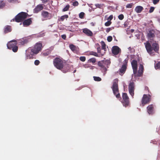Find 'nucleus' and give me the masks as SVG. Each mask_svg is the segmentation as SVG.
I'll list each match as a JSON object with an SVG mask.
<instances>
[{"label": "nucleus", "mask_w": 160, "mask_h": 160, "mask_svg": "<svg viewBox=\"0 0 160 160\" xmlns=\"http://www.w3.org/2000/svg\"><path fill=\"white\" fill-rule=\"evenodd\" d=\"M134 31V30H133V31H131V32L132 33V32H133Z\"/></svg>", "instance_id": "obj_57"}, {"label": "nucleus", "mask_w": 160, "mask_h": 160, "mask_svg": "<svg viewBox=\"0 0 160 160\" xmlns=\"http://www.w3.org/2000/svg\"><path fill=\"white\" fill-rule=\"evenodd\" d=\"M97 52L98 53H99L98 54L99 56V57H102L104 55L105 52H104L103 53L101 52V48L99 46L97 48Z\"/></svg>", "instance_id": "obj_23"}, {"label": "nucleus", "mask_w": 160, "mask_h": 160, "mask_svg": "<svg viewBox=\"0 0 160 160\" xmlns=\"http://www.w3.org/2000/svg\"><path fill=\"white\" fill-rule=\"evenodd\" d=\"M122 103L123 105L125 107H127L129 106V98L126 93H123L122 95Z\"/></svg>", "instance_id": "obj_8"}, {"label": "nucleus", "mask_w": 160, "mask_h": 160, "mask_svg": "<svg viewBox=\"0 0 160 160\" xmlns=\"http://www.w3.org/2000/svg\"><path fill=\"white\" fill-rule=\"evenodd\" d=\"M133 70V72H136L137 70L138 64L136 60H133L131 62Z\"/></svg>", "instance_id": "obj_14"}, {"label": "nucleus", "mask_w": 160, "mask_h": 160, "mask_svg": "<svg viewBox=\"0 0 160 160\" xmlns=\"http://www.w3.org/2000/svg\"><path fill=\"white\" fill-rule=\"evenodd\" d=\"M111 63L110 60H106L98 61V66L100 68V69L102 72L105 73L107 71V68L109 67Z\"/></svg>", "instance_id": "obj_4"}, {"label": "nucleus", "mask_w": 160, "mask_h": 160, "mask_svg": "<svg viewBox=\"0 0 160 160\" xmlns=\"http://www.w3.org/2000/svg\"><path fill=\"white\" fill-rule=\"evenodd\" d=\"M75 72V71H74V72Z\"/></svg>", "instance_id": "obj_60"}, {"label": "nucleus", "mask_w": 160, "mask_h": 160, "mask_svg": "<svg viewBox=\"0 0 160 160\" xmlns=\"http://www.w3.org/2000/svg\"><path fill=\"white\" fill-rule=\"evenodd\" d=\"M128 22H125L124 24V26L126 27V25L127 24Z\"/></svg>", "instance_id": "obj_55"}, {"label": "nucleus", "mask_w": 160, "mask_h": 160, "mask_svg": "<svg viewBox=\"0 0 160 160\" xmlns=\"http://www.w3.org/2000/svg\"><path fill=\"white\" fill-rule=\"evenodd\" d=\"M131 30H134L133 29H131Z\"/></svg>", "instance_id": "obj_59"}, {"label": "nucleus", "mask_w": 160, "mask_h": 160, "mask_svg": "<svg viewBox=\"0 0 160 160\" xmlns=\"http://www.w3.org/2000/svg\"><path fill=\"white\" fill-rule=\"evenodd\" d=\"M145 90H148V91H149V88H148L147 86H145Z\"/></svg>", "instance_id": "obj_53"}, {"label": "nucleus", "mask_w": 160, "mask_h": 160, "mask_svg": "<svg viewBox=\"0 0 160 160\" xmlns=\"http://www.w3.org/2000/svg\"><path fill=\"white\" fill-rule=\"evenodd\" d=\"M136 34H135V35L138 39L140 38V36L141 34H142V33L140 31L136 32Z\"/></svg>", "instance_id": "obj_29"}, {"label": "nucleus", "mask_w": 160, "mask_h": 160, "mask_svg": "<svg viewBox=\"0 0 160 160\" xmlns=\"http://www.w3.org/2000/svg\"><path fill=\"white\" fill-rule=\"evenodd\" d=\"M89 54L91 55H93L94 56L99 57L98 54L96 52L93 51H91L89 52Z\"/></svg>", "instance_id": "obj_27"}, {"label": "nucleus", "mask_w": 160, "mask_h": 160, "mask_svg": "<svg viewBox=\"0 0 160 160\" xmlns=\"http://www.w3.org/2000/svg\"><path fill=\"white\" fill-rule=\"evenodd\" d=\"M144 44L146 49L149 53H151L153 50L156 52H158L159 51V45L156 42L153 43L152 44V46L149 41L147 42Z\"/></svg>", "instance_id": "obj_3"}, {"label": "nucleus", "mask_w": 160, "mask_h": 160, "mask_svg": "<svg viewBox=\"0 0 160 160\" xmlns=\"http://www.w3.org/2000/svg\"><path fill=\"white\" fill-rule=\"evenodd\" d=\"M11 49L14 52H17L18 49V47L17 46V45H16Z\"/></svg>", "instance_id": "obj_31"}, {"label": "nucleus", "mask_w": 160, "mask_h": 160, "mask_svg": "<svg viewBox=\"0 0 160 160\" xmlns=\"http://www.w3.org/2000/svg\"><path fill=\"white\" fill-rule=\"evenodd\" d=\"M143 9L142 7L140 6H138L136 7L135 9V11L137 13H140Z\"/></svg>", "instance_id": "obj_20"}, {"label": "nucleus", "mask_w": 160, "mask_h": 160, "mask_svg": "<svg viewBox=\"0 0 160 160\" xmlns=\"http://www.w3.org/2000/svg\"><path fill=\"white\" fill-rule=\"evenodd\" d=\"M43 5L39 4L34 9L33 12L35 13H38L39 12L43 9Z\"/></svg>", "instance_id": "obj_16"}, {"label": "nucleus", "mask_w": 160, "mask_h": 160, "mask_svg": "<svg viewBox=\"0 0 160 160\" xmlns=\"http://www.w3.org/2000/svg\"><path fill=\"white\" fill-rule=\"evenodd\" d=\"M68 18V15H65L61 16L58 19V20L59 21H63L65 19H67Z\"/></svg>", "instance_id": "obj_24"}, {"label": "nucleus", "mask_w": 160, "mask_h": 160, "mask_svg": "<svg viewBox=\"0 0 160 160\" xmlns=\"http://www.w3.org/2000/svg\"><path fill=\"white\" fill-rule=\"evenodd\" d=\"M95 5L97 8L101 9L102 8V6L101 4H95Z\"/></svg>", "instance_id": "obj_46"}, {"label": "nucleus", "mask_w": 160, "mask_h": 160, "mask_svg": "<svg viewBox=\"0 0 160 160\" xmlns=\"http://www.w3.org/2000/svg\"><path fill=\"white\" fill-rule=\"evenodd\" d=\"M151 101V96L149 95L144 94L142 98L141 102L142 106L148 104Z\"/></svg>", "instance_id": "obj_10"}, {"label": "nucleus", "mask_w": 160, "mask_h": 160, "mask_svg": "<svg viewBox=\"0 0 160 160\" xmlns=\"http://www.w3.org/2000/svg\"><path fill=\"white\" fill-rule=\"evenodd\" d=\"M155 68L156 69H160V62H158L155 65Z\"/></svg>", "instance_id": "obj_34"}, {"label": "nucleus", "mask_w": 160, "mask_h": 160, "mask_svg": "<svg viewBox=\"0 0 160 160\" xmlns=\"http://www.w3.org/2000/svg\"><path fill=\"white\" fill-rule=\"evenodd\" d=\"M96 62V59L95 58H92L89 59L88 60V62H92V63H94Z\"/></svg>", "instance_id": "obj_30"}, {"label": "nucleus", "mask_w": 160, "mask_h": 160, "mask_svg": "<svg viewBox=\"0 0 160 160\" xmlns=\"http://www.w3.org/2000/svg\"><path fill=\"white\" fill-rule=\"evenodd\" d=\"M112 51L114 55H117L121 51V50L118 46H115L112 47Z\"/></svg>", "instance_id": "obj_13"}, {"label": "nucleus", "mask_w": 160, "mask_h": 160, "mask_svg": "<svg viewBox=\"0 0 160 160\" xmlns=\"http://www.w3.org/2000/svg\"><path fill=\"white\" fill-rule=\"evenodd\" d=\"M50 14L48 12L44 11H42L41 13L42 16L46 19L49 18V15Z\"/></svg>", "instance_id": "obj_18"}, {"label": "nucleus", "mask_w": 160, "mask_h": 160, "mask_svg": "<svg viewBox=\"0 0 160 160\" xmlns=\"http://www.w3.org/2000/svg\"><path fill=\"white\" fill-rule=\"evenodd\" d=\"M40 63V61L39 60H36L35 61L34 63L35 65L36 66L38 65Z\"/></svg>", "instance_id": "obj_47"}, {"label": "nucleus", "mask_w": 160, "mask_h": 160, "mask_svg": "<svg viewBox=\"0 0 160 160\" xmlns=\"http://www.w3.org/2000/svg\"><path fill=\"white\" fill-rule=\"evenodd\" d=\"M92 25H93V23H92Z\"/></svg>", "instance_id": "obj_62"}, {"label": "nucleus", "mask_w": 160, "mask_h": 160, "mask_svg": "<svg viewBox=\"0 0 160 160\" xmlns=\"http://www.w3.org/2000/svg\"><path fill=\"white\" fill-rule=\"evenodd\" d=\"M12 29L11 26L9 25H7L6 26L4 30H11Z\"/></svg>", "instance_id": "obj_42"}, {"label": "nucleus", "mask_w": 160, "mask_h": 160, "mask_svg": "<svg viewBox=\"0 0 160 160\" xmlns=\"http://www.w3.org/2000/svg\"><path fill=\"white\" fill-rule=\"evenodd\" d=\"M80 60L82 62H84L86 60V58L84 56L80 57Z\"/></svg>", "instance_id": "obj_43"}, {"label": "nucleus", "mask_w": 160, "mask_h": 160, "mask_svg": "<svg viewBox=\"0 0 160 160\" xmlns=\"http://www.w3.org/2000/svg\"><path fill=\"white\" fill-rule=\"evenodd\" d=\"M9 31V32H10V31H11L9 30V31Z\"/></svg>", "instance_id": "obj_63"}, {"label": "nucleus", "mask_w": 160, "mask_h": 160, "mask_svg": "<svg viewBox=\"0 0 160 160\" xmlns=\"http://www.w3.org/2000/svg\"><path fill=\"white\" fill-rule=\"evenodd\" d=\"M27 13L21 12L17 14L15 18L12 20L13 21H15L17 22H20L23 21L27 18Z\"/></svg>", "instance_id": "obj_6"}, {"label": "nucleus", "mask_w": 160, "mask_h": 160, "mask_svg": "<svg viewBox=\"0 0 160 160\" xmlns=\"http://www.w3.org/2000/svg\"><path fill=\"white\" fill-rule=\"evenodd\" d=\"M102 45V49L104 50L105 51L106 48V44L103 41H102L101 42Z\"/></svg>", "instance_id": "obj_32"}, {"label": "nucleus", "mask_w": 160, "mask_h": 160, "mask_svg": "<svg viewBox=\"0 0 160 160\" xmlns=\"http://www.w3.org/2000/svg\"><path fill=\"white\" fill-rule=\"evenodd\" d=\"M45 35V33L44 32H40V33L39 34H38L37 35V36L38 37H41L44 36Z\"/></svg>", "instance_id": "obj_38"}, {"label": "nucleus", "mask_w": 160, "mask_h": 160, "mask_svg": "<svg viewBox=\"0 0 160 160\" xmlns=\"http://www.w3.org/2000/svg\"><path fill=\"white\" fill-rule=\"evenodd\" d=\"M42 2V3H47L48 1V0H41Z\"/></svg>", "instance_id": "obj_52"}, {"label": "nucleus", "mask_w": 160, "mask_h": 160, "mask_svg": "<svg viewBox=\"0 0 160 160\" xmlns=\"http://www.w3.org/2000/svg\"><path fill=\"white\" fill-rule=\"evenodd\" d=\"M8 1L10 3L15 4L18 3V0H8Z\"/></svg>", "instance_id": "obj_33"}, {"label": "nucleus", "mask_w": 160, "mask_h": 160, "mask_svg": "<svg viewBox=\"0 0 160 160\" xmlns=\"http://www.w3.org/2000/svg\"><path fill=\"white\" fill-rule=\"evenodd\" d=\"M124 18V15L122 14L119 15L118 16V18L120 20H122Z\"/></svg>", "instance_id": "obj_44"}, {"label": "nucleus", "mask_w": 160, "mask_h": 160, "mask_svg": "<svg viewBox=\"0 0 160 160\" xmlns=\"http://www.w3.org/2000/svg\"><path fill=\"white\" fill-rule=\"evenodd\" d=\"M85 15V13L83 12H80L79 15V16L80 18L81 19L83 18L84 16Z\"/></svg>", "instance_id": "obj_37"}, {"label": "nucleus", "mask_w": 160, "mask_h": 160, "mask_svg": "<svg viewBox=\"0 0 160 160\" xmlns=\"http://www.w3.org/2000/svg\"><path fill=\"white\" fill-rule=\"evenodd\" d=\"M12 42H17L16 40H13L7 44V47L8 49H11L13 47L17 44V43H12Z\"/></svg>", "instance_id": "obj_15"}, {"label": "nucleus", "mask_w": 160, "mask_h": 160, "mask_svg": "<svg viewBox=\"0 0 160 160\" xmlns=\"http://www.w3.org/2000/svg\"><path fill=\"white\" fill-rule=\"evenodd\" d=\"M118 81V78H116L114 80L112 89L113 93L116 98L118 99H121V98L119 91Z\"/></svg>", "instance_id": "obj_5"}, {"label": "nucleus", "mask_w": 160, "mask_h": 160, "mask_svg": "<svg viewBox=\"0 0 160 160\" xmlns=\"http://www.w3.org/2000/svg\"><path fill=\"white\" fill-rule=\"evenodd\" d=\"M17 44L18 45L24 46L29 42L28 39L27 38H22L16 41Z\"/></svg>", "instance_id": "obj_11"}, {"label": "nucleus", "mask_w": 160, "mask_h": 160, "mask_svg": "<svg viewBox=\"0 0 160 160\" xmlns=\"http://www.w3.org/2000/svg\"><path fill=\"white\" fill-rule=\"evenodd\" d=\"M83 32L87 36L92 37L93 35V33L91 31H83Z\"/></svg>", "instance_id": "obj_21"}, {"label": "nucleus", "mask_w": 160, "mask_h": 160, "mask_svg": "<svg viewBox=\"0 0 160 160\" xmlns=\"http://www.w3.org/2000/svg\"><path fill=\"white\" fill-rule=\"evenodd\" d=\"M135 85L134 82L132 80L129 82L128 85V91L129 94L133 98L134 95V91L135 90Z\"/></svg>", "instance_id": "obj_7"}, {"label": "nucleus", "mask_w": 160, "mask_h": 160, "mask_svg": "<svg viewBox=\"0 0 160 160\" xmlns=\"http://www.w3.org/2000/svg\"><path fill=\"white\" fill-rule=\"evenodd\" d=\"M53 64L57 69L61 70L63 72L65 73L68 72V69L65 68V62L62 59L59 58H56L53 61Z\"/></svg>", "instance_id": "obj_2"}, {"label": "nucleus", "mask_w": 160, "mask_h": 160, "mask_svg": "<svg viewBox=\"0 0 160 160\" xmlns=\"http://www.w3.org/2000/svg\"><path fill=\"white\" fill-rule=\"evenodd\" d=\"M69 48L70 49L74 52H76L77 48L73 44H70L69 45Z\"/></svg>", "instance_id": "obj_25"}, {"label": "nucleus", "mask_w": 160, "mask_h": 160, "mask_svg": "<svg viewBox=\"0 0 160 160\" xmlns=\"http://www.w3.org/2000/svg\"><path fill=\"white\" fill-rule=\"evenodd\" d=\"M92 25H93V23H92Z\"/></svg>", "instance_id": "obj_61"}, {"label": "nucleus", "mask_w": 160, "mask_h": 160, "mask_svg": "<svg viewBox=\"0 0 160 160\" xmlns=\"http://www.w3.org/2000/svg\"><path fill=\"white\" fill-rule=\"evenodd\" d=\"M95 81H100L101 80V78L98 77H93Z\"/></svg>", "instance_id": "obj_36"}, {"label": "nucleus", "mask_w": 160, "mask_h": 160, "mask_svg": "<svg viewBox=\"0 0 160 160\" xmlns=\"http://www.w3.org/2000/svg\"><path fill=\"white\" fill-rule=\"evenodd\" d=\"M155 36L154 31H148L147 37L148 39L152 40Z\"/></svg>", "instance_id": "obj_12"}, {"label": "nucleus", "mask_w": 160, "mask_h": 160, "mask_svg": "<svg viewBox=\"0 0 160 160\" xmlns=\"http://www.w3.org/2000/svg\"><path fill=\"white\" fill-rule=\"evenodd\" d=\"M72 5L74 7L77 6L79 5L78 2L77 1H75L72 3Z\"/></svg>", "instance_id": "obj_41"}, {"label": "nucleus", "mask_w": 160, "mask_h": 160, "mask_svg": "<svg viewBox=\"0 0 160 160\" xmlns=\"http://www.w3.org/2000/svg\"><path fill=\"white\" fill-rule=\"evenodd\" d=\"M134 4L133 3L128 4L126 6V8H131L132 7Z\"/></svg>", "instance_id": "obj_35"}, {"label": "nucleus", "mask_w": 160, "mask_h": 160, "mask_svg": "<svg viewBox=\"0 0 160 160\" xmlns=\"http://www.w3.org/2000/svg\"><path fill=\"white\" fill-rule=\"evenodd\" d=\"M112 22L110 21H108L106 22L105 23V25L108 27L112 23Z\"/></svg>", "instance_id": "obj_39"}, {"label": "nucleus", "mask_w": 160, "mask_h": 160, "mask_svg": "<svg viewBox=\"0 0 160 160\" xmlns=\"http://www.w3.org/2000/svg\"><path fill=\"white\" fill-rule=\"evenodd\" d=\"M112 29H114V28L113 27H111V28H108L107 29V30H111Z\"/></svg>", "instance_id": "obj_54"}, {"label": "nucleus", "mask_w": 160, "mask_h": 160, "mask_svg": "<svg viewBox=\"0 0 160 160\" xmlns=\"http://www.w3.org/2000/svg\"><path fill=\"white\" fill-rule=\"evenodd\" d=\"M109 31H110L109 30H108V31H107V32H109Z\"/></svg>", "instance_id": "obj_58"}, {"label": "nucleus", "mask_w": 160, "mask_h": 160, "mask_svg": "<svg viewBox=\"0 0 160 160\" xmlns=\"http://www.w3.org/2000/svg\"><path fill=\"white\" fill-rule=\"evenodd\" d=\"M128 62V58H126L124 60L123 64L121 68L119 69L120 74V75H122L125 72L127 68Z\"/></svg>", "instance_id": "obj_9"}, {"label": "nucleus", "mask_w": 160, "mask_h": 160, "mask_svg": "<svg viewBox=\"0 0 160 160\" xmlns=\"http://www.w3.org/2000/svg\"><path fill=\"white\" fill-rule=\"evenodd\" d=\"M160 0H153V2L154 4H157L158 2H159Z\"/></svg>", "instance_id": "obj_50"}, {"label": "nucleus", "mask_w": 160, "mask_h": 160, "mask_svg": "<svg viewBox=\"0 0 160 160\" xmlns=\"http://www.w3.org/2000/svg\"><path fill=\"white\" fill-rule=\"evenodd\" d=\"M113 18V15H110L107 18V20L108 21H110Z\"/></svg>", "instance_id": "obj_45"}, {"label": "nucleus", "mask_w": 160, "mask_h": 160, "mask_svg": "<svg viewBox=\"0 0 160 160\" xmlns=\"http://www.w3.org/2000/svg\"><path fill=\"white\" fill-rule=\"evenodd\" d=\"M70 6L69 4L67 5L62 10L63 12H65L69 10Z\"/></svg>", "instance_id": "obj_28"}, {"label": "nucleus", "mask_w": 160, "mask_h": 160, "mask_svg": "<svg viewBox=\"0 0 160 160\" xmlns=\"http://www.w3.org/2000/svg\"><path fill=\"white\" fill-rule=\"evenodd\" d=\"M155 9V8L153 7H151L149 10V12L151 13L153 12Z\"/></svg>", "instance_id": "obj_48"}, {"label": "nucleus", "mask_w": 160, "mask_h": 160, "mask_svg": "<svg viewBox=\"0 0 160 160\" xmlns=\"http://www.w3.org/2000/svg\"><path fill=\"white\" fill-rule=\"evenodd\" d=\"M31 18H29L25 20L23 22V24L24 26H27L30 25L32 23Z\"/></svg>", "instance_id": "obj_19"}, {"label": "nucleus", "mask_w": 160, "mask_h": 160, "mask_svg": "<svg viewBox=\"0 0 160 160\" xmlns=\"http://www.w3.org/2000/svg\"><path fill=\"white\" fill-rule=\"evenodd\" d=\"M112 39V38L111 36H109L107 38V40L109 42H111Z\"/></svg>", "instance_id": "obj_49"}, {"label": "nucleus", "mask_w": 160, "mask_h": 160, "mask_svg": "<svg viewBox=\"0 0 160 160\" xmlns=\"http://www.w3.org/2000/svg\"><path fill=\"white\" fill-rule=\"evenodd\" d=\"M82 30H89L88 29L84 28V29H82Z\"/></svg>", "instance_id": "obj_56"}, {"label": "nucleus", "mask_w": 160, "mask_h": 160, "mask_svg": "<svg viewBox=\"0 0 160 160\" xmlns=\"http://www.w3.org/2000/svg\"><path fill=\"white\" fill-rule=\"evenodd\" d=\"M143 69H144V68L143 66L142 65V64H140L139 68V70L142 71L143 72Z\"/></svg>", "instance_id": "obj_40"}, {"label": "nucleus", "mask_w": 160, "mask_h": 160, "mask_svg": "<svg viewBox=\"0 0 160 160\" xmlns=\"http://www.w3.org/2000/svg\"><path fill=\"white\" fill-rule=\"evenodd\" d=\"M6 3L3 0L0 1V9L3 8L6 5Z\"/></svg>", "instance_id": "obj_26"}, {"label": "nucleus", "mask_w": 160, "mask_h": 160, "mask_svg": "<svg viewBox=\"0 0 160 160\" xmlns=\"http://www.w3.org/2000/svg\"><path fill=\"white\" fill-rule=\"evenodd\" d=\"M143 72L142 71L138 70V72H137V71H136L135 73L133 72V74L135 77H140L142 75Z\"/></svg>", "instance_id": "obj_22"}, {"label": "nucleus", "mask_w": 160, "mask_h": 160, "mask_svg": "<svg viewBox=\"0 0 160 160\" xmlns=\"http://www.w3.org/2000/svg\"><path fill=\"white\" fill-rule=\"evenodd\" d=\"M61 37L63 39L65 40L66 38V36L65 35L63 34L61 36Z\"/></svg>", "instance_id": "obj_51"}, {"label": "nucleus", "mask_w": 160, "mask_h": 160, "mask_svg": "<svg viewBox=\"0 0 160 160\" xmlns=\"http://www.w3.org/2000/svg\"><path fill=\"white\" fill-rule=\"evenodd\" d=\"M42 48V44L40 42L37 43L34 47L29 48L26 51V59L33 58V56L41 51Z\"/></svg>", "instance_id": "obj_1"}, {"label": "nucleus", "mask_w": 160, "mask_h": 160, "mask_svg": "<svg viewBox=\"0 0 160 160\" xmlns=\"http://www.w3.org/2000/svg\"><path fill=\"white\" fill-rule=\"evenodd\" d=\"M147 112L149 114H152L154 113V106L153 105L151 104L147 107Z\"/></svg>", "instance_id": "obj_17"}]
</instances>
